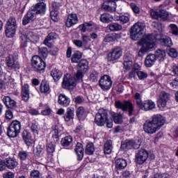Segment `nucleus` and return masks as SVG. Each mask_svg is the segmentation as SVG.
<instances>
[{"mask_svg":"<svg viewBox=\"0 0 178 178\" xmlns=\"http://www.w3.org/2000/svg\"><path fill=\"white\" fill-rule=\"evenodd\" d=\"M33 20H35V13L31 10L28 11L22 19V24L23 26H26V24L31 23Z\"/></svg>","mask_w":178,"mask_h":178,"instance_id":"5701e85b","label":"nucleus"},{"mask_svg":"<svg viewBox=\"0 0 178 178\" xmlns=\"http://www.w3.org/2000/svg\"><path fill=\"white\" fill-rule=\"evenodd\" d=\"M58 104L61 106H69L70 105V98L63 94L58 96Z\"/></svg>","mask_w":178,"mask_h":178,"instance_id":"393cba45","label":"nucleus"},{"mask_svg":"<svg viewBox=\"0 0 178 178\" xmlns=\"http://www.w3.org/2000/svg\"><path fill=\"white\" fill-rule=\"evenodd\" d=\"M55 38H56V34H55V33H50L44 40L43 44L47 45V47H49V48H51V47H52V44L49 42L51 41V40H55Z\"/></svg>","mask_w":178,"mask_h":178,"instance_id":"72a5a7b5","label":"nucleus"},{"mask_svg":"<svg viewBox=\"0 0 178 178\" xmlns=\"http://www.w3.org/2000/svg\"><path fill=\"white\" fill-rule=\"evenodd\" d=\"M3 178H15V173L12 172H7L3 175Z\"/></svg>","mask_w":178,"mask_h":178,"instance_id":"774afa93","label":"nucleus"},{"mask_svg":"<svg viewBox=\"0 0 178 178\" xmlns=\"http://www.w3.org/2000/svg\"><path fill=\"white\" fill-rule=\"evenodd\" d=\"M112 16L108 13H104L100 16V22L102 23H110Z\"/></svg>","mask_w":178,"mask_h":178,"instance_id":"a19ab883","label":"nucleus"},{"mask_svg":"<svg viewBox=\"0 0 178 178\" xmlns=\"http://www.w3.org/2000/svg\"><path fill=\"white\" fill-rule=\"evenodd\" d=\"M59 9H60V3L54 1L51 3V10H56L57 12H59Z\"/></svg>","mask_w":178,"mask_h":178,"instance_id":"680f3d73","label":"nucleus"},{"mask_svg":"<svg viewBox=\"0 0 178 178\" xmlns=\"http://www.w3.org/2000/svg\"><path fill=\"white\" fill-rule=\"evenodd\" d=\"M143 129L147 134H154L159 130L152 121H145L143 124Z\"/></svg>","mask_w":178,"mask_h":178,"instance_id":"f3484780","label":"nucleus"},{"mask_svg":"<svg viewBox=\"0 0 178 178\" xmlns=\"http://www.w3.org/2000/svg\"><path fill=\"white\" fill-rule=\"evenodd\" d=\"M79 29L82 33H86V31H91L92 30V24L86 22L79 26Z\"/></svg>","mask_w":178,"mask_h":178,"instance_id":"e433bc0d","label":"nucleus"},{"mask_svg":"<svg viewBox=\"0 0 178 178\" xmlns=\"http://www.w3.org/2000/svg\"><path fill=\"white\" fill-rule=\"evenodd\" d=\"M122 149L127 151V149H131L133 148V140H126L121 145Z\"/></svg>","mask_w":178,"mask_h":178,"instance_id":"ea45409f","label":"nucleus"},{"mask_svg":"<svg viewBox=\"0 0 178 178\" xmlns=\"http://www.w3.org/2000/svg\"><path fill=\"white\" fill-rule=\"evenodd\" d=\"M109 118L108 110L104 108L99 109L97 113L95 115V123L97 126H105L106 121Z\"/></svg>","mask_w":178,"mask_h":178,"instance_id":"423d86ee","label":"nucleus"},{"mask_svg":"<svg viewBox=\"0 0 178 178\" xmlns=\"http://www.w3.org/2000/svg\"><path fill=\"white\" fill-rule=\"evenodd\" d=\"M113 148L112 140H108L104 144V154L109 155V154L112 153V149Z\"/></svg>","mask_w":178,"mask_h":178,"instance_id":"473e14b6","label":"nucleus"},{"mask_svg":"<svg viewBox=\"0 0 178 178\" xmlns=\"http://www.w3.org/2000/svg\"><path fill=\"white\" fill-rule=\"evenodd\" d=\"M6 62L8 67L10 70H12V69H14V70H19V69H20V64L19 63V61L15 60L13 56L10 55L7 56L6 58Z\"/></svg>","mask_w":178,"mask_h":178,"instance_id":"dca6fc26","label":"nucleus"},{"mask_svg":"<svg viewBox=\"0 0 178 178\" xmlns=\"http://www.w3.org/2000/svg\"><path fill=\"white\" fill-rule=\"evenodd\" d=\"M95 151V147H94V143H88L86 145V154H87V155H92Z\"/></svg>","mask_w":178,"mask_h":178,"instance_id":"c03bdc74","label":"nucleus"},{"mask_svg":"<svg viewBox=\"0 0 178 178\" xmlns=\"http://www.w3.org/2000/svg\"><path fill=\"white\" fill-rule=\"evenodd\" d=\"M150 14L152 17L156 20H159V19H161L162 20H168V19H169V13L165 10L161 9L159 11L150 10Z\"/></svg>","mask_w":178,"mask_h":178,"instance_id":"f8f14e48","label":"nucleus"},{"mask_svg":"<svg viewBox=\"0 0 178 178\" xmlns=\"http://www.w3.org/2000/svg\"><path fill=\"white\" fill-rule=\"evenodd\" d=\"M123 65L124 69H126V70H129V69H131V67L133 66V61L124 58Z\"/></svg>","mask_w":178,"mask_h":178,"instance_id":"864d4df0","label":"nucleus"},{"mask_svg":"<svg viewBox=\"0 0 178 178\" xmlns=\"http://www.w3.org/2000/svg\"><path fill=\"white\" fill-rule=\"evenodd\" d=\"M38 53L40 56L45 58L48 56V49H47V47H40L38 48Z\"/></svg>","mask_w":178,"mask_h":178,"instance_id":"de8ad7c7","label":"nucleus"},{"mask_svg":"<svg viewBox=\"0 0 178 178\" xmlns=\"http://www.w3.org/2000/svg\"><path fill=\"white\" fill-rule=\"evenodd\" d=\"M137 76L139 80H145V79L148 77V74H147V72H144L143 71H138Z\"/></svg>","mask_w":178,"mask_h":178,"instance_id":"13d9d810","label":"nucleus"},{"mask_svg":"<svg viewBox=\"0 0 178 178\" xmlns=\"http://www.w3.org/2000/svg\"><path fill=\"white\" fill-rule=\"evenodd\" d=\"M170 87L172 90L178 89V78H175L170 82Z\"/></svg>","mask_w":178,"mask_h":178,"instance_id":"5fc2aeb1","label":"nucleus"},{"mask_svg":"<svg viewBox=\"0 0 178 178\" xmlns=\"http://www.w3.org/2000/svg\"><path fill=\"white\" fill-rule=\"evenodd\" d=\"M76 116L79 120H84L86 119V109H84V107L80 106L77 108Z\"/></svg>","mask_w":178,"mask_h":178,"instance_id":"c9c22d12","label":"nucleus"},{"mask_svg":"<svg viewBox=\"0 0 178 178\" xmlns=\"http://www.w3.org/2000/svg\"><path fill=\"white\" fill-rule=\"evenodd\" d=\"M21 97L25 102H29L30 99V86L29 84H24L22 86Z\"/></svg>","mask_w":178,"mask_h":178,"instance_id":"6ab92c4d","label":"nucleus"},{"mask_svg":"<svg viewBox=\"0 0 178 178\" xmlns=\"http://www.w3.org/2000/svg\"><path fill=\"white\" fill-rule=\"evenodd\" d=\"M134 99H135L136 106L139 108L143 104V100L141 99V95L139 92H136L134 95Z\"/></svg>","mask_w":178,"mask_h":178,"instance_id":"49530a36","label":"nucleus"},{"mask_svg":"<svg viewBox=\"0 0 178 178\" xmlns=\"http://www.w3.org/2000/svg\"><path fill=\"white\" fill-rule=\"evenodd\" d=\"M78 71L75 75L76 80L83 79V73L88 72V61L86 60H81L78 64Z\"/></svg>","mask_w":178,"mask_h":178,"instance_id":"9d476101","label":"nucleus"},{"mask_svg":"<svg viewBox=\"0 0 178 178\" xmlns=\"http://www.w3.org/2000/svg\"><path fill=\"white\" fill-rule=\"evenodd\" d=\"M108 29L111 31H120L122 27V25L118 23H113L108 25Z\"/></svg>","mask_w":178,"mask_h":178,"instance_id":"37998d69","label":"nucleus"},{"mask_svg":"<svg viewBox=\"0 0 178 178\" xmlns=\"http://www.w3.org/2000/svg\"><path fill=\"white\" fill-rule=\"evenodd\" d=\"M159 130L165 124V118L161 115H155L151 120Z\"/></svg>","mask_w":178,"mask_h":178,"instance_id":"4be33fe9","label":"nucleus"},{"mask_svg":"<svg viewBox=\"0 0 178 178\" xmlns=\"http://www.w3.org/2000/svg\"><path fill=\"white\" fill-rule=\"evenodd\" d=\"M18 156L21 161H26L27 159V156H29V153L26 151H21L19 152Z\"/></svg>","mask_w":178,"mask_h":178,"instance_id":"4d7b16f0","label":"nucleus"},{"mask_svg":"<svg viewBox=\"0 0 178 178\" xmlns=\"http://www.w3.org/2000/svg\"><path fill=\"white\" fill-rule=\"evenodd\" d=\"M148 159V152L145 149L138 151L136 155V162L138 165H143Z\"/></svg>","mask_w":178,"mask_h":178,"instance_id":"4468645a","label":"nucleus"},{"mask_svg":"<svg viewBox=\"0 0 178 178\" xmlns=\"http://www.w3.org/2000/svg\"><path fill=\"white\" fill-rule=\"evenodd\" d=\"M4 165L5 168L13 170V169H16L17 166H19V161L15 157H8L6 159Z\"/></svg>","mask_w":178,"mask_h":178,"instance_id":"a211bd4d","label":"nucleus"},{"mask_svg":"<svg viewBox=\"0 0 178 178\" xmlns=\"http://www.w3.org/2000/svg\"><path fill=\"white\" fill-rule=\"evenodd\" d=\"M119 38V35L115 34L113 36H106L104 38V42H113V41H116Z\"/></svg>","mask_w":178,"mask_h":178,"instance_id":"603ef678","label":"nucleus"},{"mask_svg":"<svg viewBox=\"0 0 178 178\" xmlns=\"http://www.w3.org/2000/svg\"><path fill=\"white\" fill-rule=\"evenodd\" d=\"M141 145V141L140 140H132V148L135 149H138Z\"/></svg>","mask_w":178,"mask_h":178,"instance_id":"e2e57ef3","label":"nucleus"},{"mask_svg":"<svg viewBox=\"0 0 178 178\" xmlns=\"http://www.w3.org/2000/svg\"><path fill=\"white\" fill-rule=\"evenodd\" d=\"M89 80L92 81V83H97V81H98V72L97 71L90 72Z\"/></svg>","mask_w":178,"mask_h":178,"instance_id":"8fccbe9b","label":"nucleus"},{"mask_svg":"<svg viewBox=\"0 0 178 178\" xmlns=\"http://www.w3.org/2000/svg\"><path fill=\"white\" fill-rule=\"evenodd\" d=\"M74 149L78 156V161H81L84 156V148H83V144L77 143Z\"/></svg>","mask_w":178,"mask_h":178,"instance_id":"cd10ccee","label":"nucleus"},{"mask_svg":"<svg viewBox=\"0 0 178 178\" xmlns=\"http://www.w3.org/2000/svg\"><path fill=\"white\" fill-rule=\"evenodd\" d=\"M118 20H120L122 24H126V23H129V22H130V17L122 15L119 17Z\"/></svg>","mask_w":178,"mask_h":178,"instance_id":"bf43d9fd","label":"nucleus"},{"mask_svg":"<svg viewBox=\"0 0 178 178\" xmlns=\"http://www.w3.org/2000/svg\"><path fill=\"white\" fill-rule=\"evenodd\" d=\"M22 138H23L25 144L28 147H31V145L34 143V140H33V138H31V134L29 133V131H24L22 132Z\"/></svg>","mask_w":178,"mask_h":178,"instance_id":"bb28decb","label":"nucleus"},{"mask_svg":"<svg viewBox=\"0 0 178 178\" xmlns=\"http://www.w3.org/2000/svg\"><path fill=\"white\" fill-rule=\"evenodd\" d=\"M158 40L163 47H170L172 45H173L172 39L168 36L156 39V38L152 34L147 35L138 42V44L141 45L142 47L138 51V56H143L145 52L149 51V49H152V48L155 47V42H156Z\"/></svg>","mask_w":178,"mask_h":178,"instance_id":"f257e3e1","label":"nucleus"},{"mask_svg":"<svg viewBox=\"0 0 178 178\" xmlns=\"http://www.w3.org/2000/svg\"><path fill=\"white\" fill-rule=\"evenodd\" d=\"M30 177L31 178H40V171L37 170H34L31 172L30 174Z\"/></svg>","mask_w":178,"mask_h":178,"instance_id":"338daca9","label":"nucleus"},{"mask_svg":"<svg viewBox=\"0 0 178 178\" xmlns=\"http://www.w3.org/2000/svg\"><path fill=\"white\" fill-rule=\"evenodd\" d=\"M170 33H172L173 35H178V27L175 24H171L169 26Z\"/></svg>","mask_w":178,"mask_h":178,"instance_id":"3c124183","label":"nucleus"},{"mask_svg":"<svg viewBox=\"0 0 178 178\" xmlns=\"http://www.w3.org/2000/svg\"><path fill=\"white\" fill-rule=\"evenodd\" d=\"M58 15H59V11H56L54 10H51L50 16L53 22H58Z\"/></svg>","mask_w":178,"mask_h":178,"instance_id":"6e6d98bb","label":"nucleus"},{"mask_svg":"<svg viewBox=\"0 0 178 178\" xmlns=\"http://www.w3.org/2000/svg\"><path fill=\"white\" fill-rule=\"evenodd\" d=\"M51 134L52 138H56V141H58V138H59V127L57 125L52 127Z\"/></svg>","mask_w":178,"mask_h":178,"instance_id":"a18cd8bd","label":"nucleus"},{"mask_svg":"<svg viewBox=\"0 0 178 178\" xmlns=\"http://www.w3.org/2000/svg\"><path fill=\"white\" fill-rule=\"evenodd\" d=\"M78 22L79 18L77 17V15L70 14L68 15L65 25L67 27L70 28L72 27V26H74V24H77Z\"/></svg>","mask_w":178,"mask_h":178,"instance_id":"b1692460","label":"nucleus"},{"mask_svg":"<svg viewBox=\"0 0 178 178\" xmlns=\"http://www.w3.org/2000/svg\"><path fill=\"white\" fill-rule=\"evenodd\" d=\"M76 80H80L76 79V76L74 78L72 77V75L67 74L63 77V81L62 83L63 88H65L67 90H71V88H73L74 87H76Z\"/></svg>","mask_w":178,"mask_h":178,"instance_id":"1a4fd4ad","label":"nucleus"},{"mask_svg":"<svg viewBox=\"0 0 178 178\" xmlns=\"http://www.w3.org/2000/svg\"><path fill=\"white\" fill-rule=\"evenodd\" d=\"M31 12H34L35 16L37 15L42 16V15H45V12H47V5H45L44 1H39V3H37L35 5L33 9L31 10Z\"/></svg>","mask_w":178,"mask_h":178,"instance_id":"2eb2a0df","label":"nucleus"},{"mask_svg":"<svg viewBox=\"0 0 178 178\" xmlns=\"http://www.w3.org/2000/svg\"><path fill=\"white\" fill-rule=\"evenodd\" d=\"M115 106L118 109H122L123 112L128 111L129 116H133L134 115V107L130 100L124 101L123 102L117 101L115 102Z\"/></svg>","mask_w":178,"mask_h":178,"instance_id":"39448f33","label":"nucleus"},{"mask_svg":"<svg viewBox=\"0 0 178 178\" xmlns=\"http://www.w3.org/2000/svg\"><path fill=\"white\" fill-rule=\"evenodd\" d=\"M155 62H156V56L154 54H149L145 59V65L146 67H152L155 65Z\"/></svg>","mask_w":178,"mask_h":178,"instance_id":"a878e982","label":"nucleus"},{"mask_svg":"<svg viewBox=\"0 0 178 178\" xmlns=\"http://www.w3.org/2000/svg\"><path fill=\"white\" fill-rule=\"evenodd\" d=\"M154 56H156V59H159V60H162L165 56H166V53L165 51L161 49H158L156 51L155 54H154Z\"/></svg>","mask_w":178,"mask_h":178,"instance_id":"79ce46f5","label":"nucleus"},{"mask_svg":"<svg viewBox=\"0 0 178 178\" xmlns=\"http://www.w3.org/2000/svg\"><path fill=\"white\" fill-rule=\"evenodd\" d=\"M83 57V54L79 51H75L71 58V61L72 63H79V62H81V58Z\"/></svg>","mask_w":178,"mask_h":178,"instance_id":"2f4dec72","label":"nucleus"},{"mask_svg":"<svg viewBox=\"0 0 178 178\" xmlns=\"http://www.w3.org/2000/svg\"><path fill=\"white\" fill-rule=\"evenodd\" d=\"M159 99L157 102V106L159 109L162 110L166 106V102L170 99V94L166 92H161L159 95Z\"/></svg>","mask_w":178,"mask_h":178,"instance_id":"ddd939ff","label":"nucleus"},{"mask_svg":"<svg viewBox=\"0 0 178 178\" xmlns=\"http://www.w3.org/2000/svg\"><path fill=\"white\" fill-rule=\"evenodd\" d=\"M112 79L108 75H104L101 77L99 81V86L104 91H108V90H111L112 87Z\"/></svg>","mask_w":178,"mask_h":178,"instance_id":"9b49d317","label":"nucleus"},{"mask_svg":"<svg viewBox=\"0 0 178 178\" xmlns=\"http://www.w3.org/2000/svg\"><path fill=\"white\" fill-rule=\"evenodd\" d=\"M138 108L142 109V111H152V109H155V103L152 100H145L144 102H142Z\"/></svg>","mask_w":178,"mask_h":178,"instance_id":"aec40b11","label":"nucleus"},{"mask_svg":"<svg viewBox=\"0 0 178 178\" xmlns=\"http://www.w3.org/2000/svg\"><path fill=\"white\" fill-rule=\"evenodd\" d=\"M47 152L49 154H52L53 152H55V145L52 144V143L47 144Z\"/></svg>","mask_w":178,"mask_h":178,"instance_id":"0e129e2a","label":"nucleus"},{"mask_svg":"<svg viewBox=\"0 0 178 178\" xmlns=\"http://www.w3.org/2000/svg\"><path fill=\"white\" fill-rule=\"evenodd\" d=\"M168 55L169 56H171V58H177V51L173 48H171L168 51Z\"/></svg>","mask_w":178,"mask_h":178,"instance_id":"69168bd1","label":"nucleus"},{"mask_svg":"<svg viewBox=\"0 0 178 178\" xmlns=\"http://www.w3.org/2000/svg\"><path fill=\"white\" fill-rule=\"evenodd\" d=\"M72 142L73 138L70 136H68L62 138L61 145H63V147H69V145H70V143Z\"/></svg>","mask_w":178,"mask_h":178,"instance_id":"4c0bfd02","label":"nucleus"},{"mask_svg":"<svg viewBox=\"0 0 178 178\" xmlns=\"http://www.w3.org/2000/svg\"><path fill=\"white\" fill-rule=\"evenodd\" d=\"M123 54L122 48L117 47L112 49L111 52L107 54V60L108 62H118Z\"/></svg>","mask_w":178,"mask_h":178,"instance_id":"6e6552de","label":"nucleus"},{"mask_svg":"<svg viewBox=\"0 0 178 178\" xmlns=\"http://www.w3.org/2000/svg\"><path fill=\"white\" fill-rule=\"evenodd\" d=\"M145 29V26L144 24L141 22L136 23L131 28V38L134 40V41H137L138 38H141L143 37V33H144V29Z\"/></svg>","mask_w":178,"mask_h":178,"instance_id":"7ed1b4c3","label":"nucleus"},{"mask_svg":"<svg viewBox=\"0 0 178 178\" xmlns=\"http://www.w3.org/2000/svg\"><path fill=\"white\" fill-rule=\"evenodd\" d=\"M32 66L35 72L38 73H44L47 65L45 62L42 60V58L38 56H34L31 60Z\"/></svg>","mask_w":178,"mask_h":178,"instance_id":"0eeeda50","label":"nucleus"},{"mask_svg":"<svg viewBox=\"0 0 178 178\" xmlns=\"http://www.w3.org/2000/svg\"><path fill=\"white\" fill-rule=\"evenodd\" d=\"M63 118L65 122H70V120H73V119H74V108L68 107Z\"/></svg>","mask_w":178,"mask_h":178,"instance_id":"c85d7f7f","label":"nucleus"},{"mask_svg":"<svg viewBox=\"0 0 178 178\" xmlns=\"http://www.w3.org/2000/svg\"><path fill=\"white\" fill-rule=\"evenodd\" d=\"M127 166V161L124 159H118L115 161V168L117 170H122Z\"/></svg>","mask_w":178,"mask_h":178,"instance_id":"c756f323","label":"nucleus"},{"mask_svg":"<svg viewBox=\"0 0 178 178\" xmlns=\"http://www.w3.org/2000/svg\"><path fill=\"white\" fill-rule=\"evenodd\" d=\"M118 0H108V2H104L102 5L103 9L106 10L107 12H115L116 10V1Z\"/></svg>","mask_w":178,"mask_h":178,"instance_id":"412c9836","label":"nucleus"},{"mask_svg":"<svg viewBox=\"0 0 178 178\" xmlns=\"http://www.w3.org/2000/svg\"><path fill=\"white\" fill-rule=\"evenodd\" d=\"M51 76L53 77L55 81H59L60 77H62V71L59 70L58 69H54L51 72Z\"/></svg>","mask_w":178,"mask_h":178,"instance_id":"f704fd0d","label":"nucleus"},{"mask_svg":"<svg viewBox=\"0 0 178 178\" xmlns=\"http://www.w3.org/2000/svg\"><path fill=\"white\" fill-rule=\"evenodd\" d=\"M17 30V21L15 17H10L6 24V35L8 38H12L16 34Z\"/></svg>","mask_w":178,"mask_h":178,"instance_id":"f03ea898","label":"nucleus"},{"mask_svg":"<svg viewBox=\"0 0 178 178\" xmlns=\"http://www.w3.org/2000/svg\"><path fill=\"white\" fill-rule=\"evenodd\" d=\"M115 123L120 124L123 122V115L119 113H114L113 115Z\"/></svg>","mask_w":178,"mask_h":178,"instance_id":"09e8293b","label":"nucleus"},{"mask_svg":"<svg viewBox=\"0 0 178 178\" xmlns=\"http://www.w3.org/2000/svg\"><path fill=\"white\" fill-rule=\"evenodd\" d=\"M49 83L47 81H42L40 85V91L41 92H44V94H49Z\"/></svg>","mask_w":178,"mask_h":178,"instance_id":"58836bf2","label":"nucleus"},{"mask_svg":"<svg viewBox=\"0 0 178 178\" xmlns=\"http://www.w3.org/2000/svg\"><path fill=\"white\" fill-rule=\"evenodd\" d=\"M31 130L33 134H38V124L33 122L31 125Z\"/></svg>","mask_w":178,"mask_h":178,"instance_id":"052dcab7","label":"nucleus"},{"mask_svg":"<svg viewBox=\"0 0 178 178\" xmlns=\"http://www.w3.org/2000/svg\"><path fill=\"white\" fill-rule=\"evenodd\" d=\"M22 124L18 120L12 121L7 129V136L11 138H15L20 134Z\"/></svg>","mask_w":178,"mask_h":178,"instance_id":"20e7f679","label":"nucleus"},{"mask_svg":"<svg viewBox=\"0 0 178 178\" xmlns=\"http://www.w3.org/2000/svg\"><path fill=\"white\" fill-rule=\"evenodd\" d=\"M26 38L27 40L31 41V42H32L33 44H37V42L40 41V38L38 37V35L36 33H34L33 32H31V31L29 32L26 34Z\"/></svg>","mask_w":178,"mask_h":178,"instance_id":"7c9ffc66","label":"nucleus"}]
</instances>
